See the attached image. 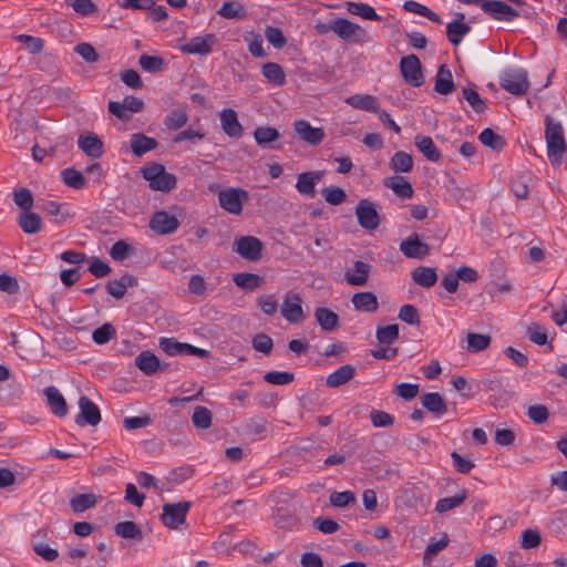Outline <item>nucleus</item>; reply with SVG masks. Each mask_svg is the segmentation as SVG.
I'll list each match as a JSON object with an SVG mask.
<instances>
[{
    "label": "nucleus",
    "instance_id": "1",
    "mask_svg": "<svg viewBox=\"0 0 567 567\" xmlns=\"http://www.w3.org/2000/svg\"><path fill=\"white\" fill-rule=\"evenodd\" d=\"M544 123L548 159L554 167H559L567 153L563 125L550 115L545 116Z\"/></svg>",
    "mask_w": 567,
    "mask_h": 567
},
{
    "label": "nucleus",
    "instance_id": "2",
    "mask_svg": "<svg viewBox=\"0 0 567 567\" xmlns=\"http://www.w3.org/2000/svg\"><path fill=\"white\" fill-rule=\"evenodd\" d=\"M143 177L150 183L153 190L171 192L176 187V176L166 172L162 164H152L142 171Z\"/></svg>",
    "mask_w": 567,
    "mask_h": 567
},
{
    "label": "nucleus",
    "instance_id": "3",
    "mask_svg": "<svg viewBox=\"0 0 567 567\" xmlns=\"http://www.w3.org/2000/svg\"><path fill=\"white\" fill-rule=\"evenodd\" d=\"M498 83L503 90L516 96L524 95L529 89L527 72L524 69L504 71Z\"/></svg>",
    "mask_w": 567,
    "mask_h": 567
},
{
    "label": "nucleus",
    "instance_id": "4",
    "mask_svg": "<svg viewBox=\"0 0 567 567\" xmlns=\"http://www.w3.org/2000/svg\"><path fill=\"white\" fill-rule=\"evenodd\" d=\"M248 200V192L243 188L229 187L218 192L220 207L233 215H240L243 205Z\"/></svg>",
    "mask_w": 567,
    "mask_h": 567
},
{
    "label": "nucleus",
    "instance_id": "5",
    "mask_svg": "<svg viewBox=\"0 0 567 567\" xmlns=\"http://www.w3.org/2000/svg\"><path fill=\"white\" fill-rule=\"evenodd\" d=\"M190 506L192 503L188 501L165 504L161 515L163 525L169 529H177L185 523Z\"/></svg>",
    "mask_w": 567,
    "mask_h": 567
},
{
    "label": "nucleus",
    "instance_id": "6",
    "mask_svg": "<svg viewBox=\"0 0 567 567\" xmlns=\"http://www.w3.org/2000/svg\"><path fill=\"white\" fill-rule=\"evenodd\" d=\"M264 245L261 240L254 236H241L236 239L233 245V250L241 258L249 261H258L262 257Z\"/></svg>",
    "mask_w": 567,
    "mask_h": 567
},
{
    "label": "nucleus",
    "instance_id": "7",
    "mask_svg": "<svg viewBox=\"0 0 567 567\" xmlns=\"http://www.w3.org/2000/svg\"><path fill=\"white\" fill-rule=\"evenodd\" d=\"M400 71L404 81L410 85L419 87L424 83L422 65L415 54H409L401 59Z\"/></svg>",
    "mask_w": 567,
    "mask_h": 567
},
{
    "label": "nucleus",
    "instance_id": "8",
    "mask_svg": "<svg viewBox=\"0 0 567 567\" xmlns=\"http://www.w3.org/2000/svg\"><path fill=\"white\" fill-rule=\"evenodd\" d=\"M281 315L290 323H301L306 319L302 299L299 293L288 291L281 303Z\"/></svg>",
    "mask_w": 567,
    "mask_h": 567
},
{
    "label": "nucleus",
    "instance_id": "9",
    "mask_svg": "<svg viewBox=\"0 0 567 567\" xmlns=\"http://www.w3.org/2000/svg\"><path fill=\"white\" fill-rule=\"evenodd\" d=\"M358 224L365 230H374L380 225V216L375 205L369 199H361L355 206Z\"/></svg>",
    "mask_w": 567,
    "mask_h": 567
},
{
    "label": "nucleus",
    "instance_id": "10",
    "mask_svg": "<svg viewBox=\"0 0 567 567\" xmlns=\"http://www.w3.org/2000/svg\"><path fill=\"white\" fill-rule=\"evenodd\" d=\"M332 31L347 42H359L367 34L363 28L346 18H338L333 20Z\"/></svg>",
    "mask_w": 567,
    "mask_h": 567
},
{
    "label": "nucleus",
    "instance_id": "11",
    "mask_svg": "<svg viewBox=\"0 0 567 567\" xmlns=\"http://www.w3.org/2000/svg\"><path fill=\"white\" fill-rule=\"evenodd\" d=\"M79 408L80 413L75 417V423L79 426H96L101 422V412L99 406L87 396H80Z\"/></svg>",
    "mask_w": 567,
    "mask_h": 567
},
{
    "label": "nucleus",
    "instance_id": "12",
    "mask_svg": "<svg viewBox=\"0 0 567 567\" xmlns=\"http://www.w3.org/2000/svg\"><path fill=\"white\" fill-rule=\"evenodd\" d=\"M482 10L491 18L498 21H513L518 18L519 12L501 0H487L482 3Z\"/></svg>",
    "mask_w": 567,
    "mask_h": 567
},
{
    "label": "nucleus",
    "instance_id": "13",
    "mask_svg": "<svg viewBox=\"0 0 567 567\" xmlns=\"http://www.w3.org/2000/svg\"><path fill=\"white\" fill-rule=\"evenodd\" d=\"M148 226L155 234L168 235L173 234L178 228L179 220L175 215L159 210L153 214Z\"/></svg>",
    "mask_w": 567,
    "mask_h": 567
},
{
    "label": "nucleus",
    "instance_id": "14",
    "mask_svg": "<svg viewBox=\"0 0 567 567\" xmlns=\"http://www.w3.org/2000/svg\"><path fill=\"white\" fill-rule=\"evenodd\" d=\"M323 175V171H310L299 174L296 183L298 193L308 198H313L316 196V185L321 182Z\"/></svg>",
    "mask_w": 567,
    "mask_h": 567
},
{
    "label": "nucleus",
    "instance_id": "15",
    "mask_svg": "<svg viewBox=\"0 0 567 567\" xmlns=\"http://www.w3.org/2000/svg\"><path fill=\"white\" fill-rule=\"evenodd\" d=\"M400 250L405 257L413 259H423L430 254L429 245L421 241L416 233L401 241Z\"/></svg>",
    "mask_w": 567,
    "mask_h": 567
},
{
    "label": "nucleus",
    "instance_id": "16",
    "mask_svg": "<svg viewBox=\"0 0 567 567\" xmlns=\"http://www.w3.org/2000/svg\"><path fill=\"white\" fill-rule=\"evenodd\" d=\"M293 128L300 140L313 146L319 145L324 137V132L321 127H313L306 120L296 121L293 123Z\"/></svg>",
    "mask_w": 567,
    "mask_h": 567
},
{
    "label": "nucleus",
    "instance_id": "17",
    "mask_svg": "<svg viewBox=\"0 0 567 567\" xmlns=\"http://www.w3.org/2000/svg\"><path fill=\"white\" fill-rule=\"evenodd\" d=\"M40 209L52 218L56 225H62L68 218L73 217V213L69 210V205L65 203H58L54 200H45L39 205Z\"/></svg>",
    "mask_w": 567,
    "mask_h": 567
},
{
    "label": "nucleus",
    "instance_id": "18",
    "mask_svg": "<svg viewBox=\"0 0 567 567\" xmlns=\"http://www.w3.org/2000/svg\"><path fill=\"white\" fill-rule=\"evenodd\" d=\"M220 118V126L226 135H228L231 138H239L241 137L244 130L238 121V116L235 110L233 109H226L220 112L219 114Z\"/></svg>",
    "mask_w": 567,
    "mask_h": 567
},
{
    "label": "nucleus",
    "instance_id": "19",
    "mask_svg": "<svg viewBox=\"0 0 567 567\" xmlns=\"http://www.w3.org/2000/svg\"><path fill=\"white\" fill-rule=\"evenodd\" d=\"M50 411L58 417L68 414V405L64 396L55 386H48L43 390Z\"/></svg>",
    "mask_w": 567,
    "mask_h": 567
},
{
    "label": "nucleus",
    "instance_id": "20",
    "mask_svg": "<svg viewBox=\"0 0 567 567\" xmlns=\"http://www.w3.org/2000/svg\"><path fill=\"white\" fill-rule=\"evenodd\" d=\"M213 34L195 37L188 42L181 44L179 50L186 54L207 55L212 51Z\"/></svg>",
    "mask_w": 567,
    "mask_h": 567
},
{
    "label": "nucleus",
    "instance_id": "21",
    "mask_svg": "<svg viewBox=\"0 0 567 567\" xmlns=\"http://www.w3.org/2000/svg\"><path fill=\"white\" fill-rule=\"evenodd\" d=\"M370 270L371 266L368 262L357 260L352 269L346 270L344 279L351 286H364L368 281Z\"/></svg>",
    "mask_w": 567,
    "mask_h": 567
},
{
    "label": "nucleus",
    "instance_id": "22",
    "mask_svg": "<svg viewBox=\"0 0 567 567\" xmlns=\"http://www.w3.org/2000/svg\"><path fill=\"white\" fill-rule=\"evenodd\" d=\"M78 145L90 157L97 158L103 154V143L94 133L80 135Z\"/></svg>",
    "mask_w": 567,
    "mask_h": 567
},
{
    "label": "nucleus",
    "instance_id": "23",
    "mask_svg": "<svg viewBox=\"0 0 567 567\" xmlns=\"http://www.w3.org/2000/svg\"><path fill=\"white\" fill-rule=\"evenodd\" d=\"M346 103L353 109L363 110L371 113H379L380 104L374 95L354 94L346 99Z\"/></svg>",
    "mask_w": 567,
    "mask_h": 567
},
{
    "label": "nucleus",
    "instance_id": "24",
    "mask_svg": "<svg viewBox=\"0 0 567 567\" xmlns=\"http://www.w3.org/2000/svg\"><path fill=\"white\" fill-rule=\"evenodd\" d=\"M130 145L133 154L141 157L155 150L158 143L154 137L146 136L143 133H135L131 136Z\"/></svg>",
    "mask_w": 567,
    "mask_h": 567
},
{
    "label": "nucleus",
    "instance_id": "25",
    "mask_svg": "<svg viewBox=\"0 0 567 567\" xmlns=\"http://www.w3.org/2000/svg\"><path fill=\"white\" fill-rule=\"evenodd\" d=\"M434 90L442 95L451 94L455 90L452 72L445 64L439 66Z\"/></svg>",
    "mask_w": 567,
    "mask_h": 567
},
{
    "label": "nucleus",
    "instance_id": "26",
    "mask_svg": "<svg viewBox=\"0 0 567 567\" xmlns=\"http://www.w3.org/2000/svg\"><path fill=\"white\" fill-rule=\"evenodd\" d=\"M315 318L321 330L334 331L339 328V316L337 312L324 308L318 307L315 309Z\"/></svg>",
    "mask_w": 567,
    "mask_h": 567
},
{
    "label": "nucleus",
    "instance_id": "27",
    "mask_svg": "<svg viewBox=\"0 0 567 567\" xmlns=\"http://www.w3.org/2000/svg\"><path fill=\"white\" fill-rule=\"evenodd\" d=\"M136 285L137 280L133 275L124 274L120 279L109 281L106 290L112 297L121 299L125 296L128 287H134Z\"/></svg>",
    "mask_w": 567,
    "mask_h": 567
},
{
    "label": "nucleus",
    "instance_id": "28",
    "mask_svg": "<svg viewBox=\"0 0 567 567\" xmlns=\"http://www.w3.org/2000/svg\"><path fill=\"white\" fill-rule=\"evenodd\" d=\"M354 375L355 368L351 364H343L327 377L326 384L334 389L348 383Z\"/></svg>",
    "mask_w": 567,
    "mask_h": 567
},
{
    "label": "nucleus",
    "instance_id": "29",
    "mask_svg": "<svg viewBox=\"0 0 567 567\" xmlns=\"http://www.w3.org/2000/svg\"><path fill=\"white\" fill-rule=\"evenodd\" d=\"M351 302L359 311L375 312L379 308L377 296L370 291L354 293L351 298Z\"/></svg>",
    "mask_w": 567,
    "mask_h": 567
},
{
    "label": "nucleus",
    "instance_id": "30",
    "mask_svg": "<svg viewBox=\"0 0 567 567\" xmlns=\"http://www.w3.org/2000/svg\"><path fill=\"white\" fill-rule=\"evenodd\" d=\"M412 280L423 287L431 288L437 281L436 269L433 267L419 266L411 272Z\"/></svg>",
    "mask_w": 567,
    "mask_h": 567
},
{
    "label": "nucleus",
    "instance_id": "31",
    "mask_svg": "<svg viewBox=\"0 0 567 567\" xmlns=\"http://www.w3.org/2000/svg\"><path fill=\"white\" fill-rule=\"evenodd\" d=\"M384 185L401 198H411L413 196V187L403 176L388 177L384 179Z\"/></svg>",
    "mask_w": 567,
    "mask_h": 567
},
{
    "label": "nucleus",
    "instance_id": "32",
    "mask_svg": "<svg viewBox=\"0 0 567 567\" xmlns=\"http://www.w3.org/2000/svg\"><path fill=\"white\" fill-rule=\"evenodd\" d=\"M20 228L29 235L39 233L42 229V219L39 214L27 210L18 216Z\"/></svg>",
    "mask_w": 567,
    "mask_h": 567
},
{
    "label": "nucleus",
    "instance_id": "33",
    "mask_svg": "<svg viewBox=\"0 0 567 567\" xmlns=\"http://www.w3.org/2000/svg\"><path fill=\"white\" fill-rule=\"evenodd\" d=\"M414 142L417 150L426 159L431 162H439L441 159V152L430 136L416 135Z\"/></svg>",
    "mask_w": 567,
    "mask_h": 567
},
{
    "label": "nucleus",
    "instance_id": "34",
    "mask_svg": "<svg viewBox=\"0 0 567 567\" xmlns=\"http://www.w3.org/2000/svg\"><path fill=\"white\" fill-rule=\"evenodd\" d=\"M254 138L258 145L275 150L277 147L271 143L280 138V133L275 127L259 126L254 131Z\"/></svg>",
    "mask_w": 567,
    "mask_h": 567
},
{
    "label": "nucleus",
    "instance_id": "35",
    "mask_svg": "<svg viewBox=\"0 0 567 567\" xmlns=\"http://www.w3.org/2000/svg\"><path fill=\"white\" fill-rule=\"evenodd\" d=\"M233 281L239 288L248 291H252L259 287H261L265 282L264 278H261L257 274L252 272H238L233 276Z\"/></svg>",
    "mask_w": 567,
    "mask_h": 567
},
{
    "label": "nucleus",
    "instance_id": "36",
    "mask_svg": "<svg viewBox=\"0 0 567 567\" xmlns=\"http://www.w3.org/2000/svg\"><path fill=\"white\" fill-rule=\"evenodd\" d=\"M421 402L424 409L436 415H442L447 411V405L445 401L437 392L424 394L421 398Z\"/></svg>",
    "mask_w": 567,
    "mask_h": 567
},
{
    "label": "nucleus",
    "instance_id": "37",
    "mask_svg": "<svg viewBox=\"0 0 567 567\" xmlns=\"http://www.w3.org/2000/svg\"><path fill=\"white\" fill-rule=\"evenodd\" d=\"M135 364L146 375H151L159 369L158 358L150 351L141 352L135 358Z\"/></svg>",
    "mask_w": 567,
    "mask_h": 567
},
{
    "label": "nucleus",
    "instance_id": "38",
    "mask_svg": "<svg viewBox=\"0 0 567 567\" xmlns=\"http://www.w3.org/2000/svg\"><path fill=\"white\" fill-rule=\"evenodd\" d=\"M262 75L274 85L281 86L286 83V74L282 66L275 62H267L261 68Z\"/></svg>",
    "mask_w": 567,
    "mask_h": 567
},
{
    "label": "nucleus",
    "instance_id": "39",
    "mask_svg": "<svg viewBox=\"0 0 567 567\" xmlns=\"http://www.w3.org/2000/svg\"><path fill=\"white\" fill-rule=\"evenodd\" d=\"M471 31V27L462 21H453L446 25V37L452 45H458Z\"/></svg>",
    "mask_w": 567,
    "mask_h": 567
},
{
    "label": "nucleus",
    "instance_id": "40",
    "mask_svg": "<svg viewBox=\"0 0 567 567\" xmlns=\"http://www.w3.org/2000/svg\"><path fill=\"white\" fill-rule=\"evenodd\" d=\"M217 12L225 19L236 20H241L247 14L244 6L236 0H226Z\"/></svg>",
    "mask_w": 567,
    "mask_h": 567
},
{
    "label": "nucleus",
    "instance_id": "41",
    "mask_svg": "<svg viewBox=\"0 0 567 567\" xmlns=\"http://www.w3.org/2000/svg\"><path fill=\"white\" fill-rule=\"evenodd\" d=\"M347 10L353 16H360L363 19L371 21H380L381 17L377 13L375 9L368 3L363 2H347Z\"/></svg>",
    "mask_w": 567,
    "mask_h": 567
},
{
    "label": "nucleus",
    "instance_id": "42",
    "mask_svg": "<svg viewBox=\"0 0 567 567\" xmlns=\"http://www.w3.org/2000/svg\"><path fill=\"white\" fill-rule=\"evenodd\" d=\"M466 497V489H462L454 496L441 498L435 504V511L440 514L446 513L462 505L465 502Z\"/></svg>",
    "mask_w": 567,
    "mask_h": 567
},
{
    "label": "nucleus",
    "instance_id": "43",
    "mask_svg": "<svg viewBox=\"0 0 567 567\" xmlns=\"http://www.w3.org/2000/svg\"><path fill=\"white\" fill-rule=\"evenodd\" d=\"M466 341V350L471 353H476L487 349L492 339L488 334L470 332L467 333Z\"/></svg>",
    "mask_w": 567,
    "mask_h": 567
},
{
    "label": "nucleus",
    "instance_id": "44",
    "mask_svg": "<svg viewBox=\"0 0 567 567\" xmlns=\"http://www.w3.org/2000/svg\"><path fill=\"white\" fill-rule=\"evenodd\" d=\"M390 167L396 173H408L413 168V157L406 152H396L390 161Z\"/></svg>",
    "mask_w": 567,
    "mask_h": 567
},
{
    "label": "nucleus",
    "instance_id": "45",
    "mask_svg": "<svg viewBox=\"0 0 567 567\" xmlns=\"http://www.w3.org/2000/svg\"><path fill=\"white\" fill-rule=\"evenodd\" d=\"M403 8L409 12L425 17L435 23H442V19L440 18V16L437 13L432 11L426 6L421 4L416 1H413V0L405 1L403 3Z\"/></svg>",
    "mask_w": 567,
    "mask_h": 567
},
{
    "label": "nucleus",
    "instance_id": "46",
    "mask_svg": "<svg viewBox=\"0 0 567 567\" xmlns=\"http://www.w3.org/2000/svg\"><path fill=\"white\" fill-rule=\"evenodd\" d=\"M480 142L492 148L493 151H501L505 146V140L496 134L492 128H484L478 135Z\"/></svg>",
    "mask_w": 567,
    "mask_h": 567
},
{
    "label": "nucleus",
    "instance_id": "47",
    "mask_svg": "<svg viewBox=\"0 0 567 567\" xmlns=\"http://www.w3.org/2000/svg\"><path fill=\"white\" fill-rule=\"evenodd\" d=\"M114 530H115L116 535H118L123 538H126V539H133V538L141 539L142 538L141 528L136 525V523H134L132 520H125V522L117 523L114 527Z\"/></svg>",
    "mask_w": 567,
    "mask_h": 567
},
{
    "label": "nucleus",
    "instance_id": "48",
    "mask_svg": "<svg viewBox=\"0 0 567 567\" xmlns=\"http://www.w3.org/2000/svg\"><path fill=\"white\" fill-rule=\"evenodd\" d=\"M96 504L94 494H78L70 499V506L74 513H82Z\"/></svg>",
    "mask_w": 567,
    "mask_h": 567
},
{
    "label": "nucleus",
    "instance_id": "49",
    "mask_svg": "<svg viewBox=\"0 0 567 567\" xmlns=\"http://www.w3.org/2000/svg\"><path fill=\"white\" fill-rule=\"evenodd\" d=\"M62 181L70 187L81 189L85 186L83 174L75 168H65L61 172Z\"/></svg>",
    "mask_w": 567,
    "mask_h": 567
},
{
    "label": "nucleus",
    "instance_id": "50",
    "mask_svg": "<svg viewBox=\"0 0 567 567\" xmlns=\"http://www.w3.org/2000/svg\"><path fill=\"white\" fill-rule=\"evenodd\" d=\"M462 96L472 106L475 113L481 114L485 112L486 103L475 90L464 87L462 90Z\"/></svg>",
    "mask_w": 567,
    "mask_h": 567
},
{
    "label": "nucleus",
    "instance_id": "51",
    "mask_svg": "<svg viewBox=\"0 0 567 567\" xmlns=\"http://www.w3.org/2000/svg\"><path fill=\"white\" fill-rule=\"evenodd\" d=\"M375 337L381 344H391L399 339V326L393 323L378 327Z\"/></svg>",
    "mask_w": 567,
    "mask_h": 567
},
{
    "label": "nucleus",
    "instance_id": "52",
    "mask_svg": "<svg viewBox=\"0 0 567 567\" xmlns=\"http://www.w3.org/2000/svg\"><path fill=\"white\" fill-rule=\"evenodd\" d=\"M141 68L151 73L159 72L164 69L165 62L162 58L148 54H142L138 59Z\"/></svg>",
    "mask_w": 567,
    "mask_h": 567
},
{
    "label": "nucleus",
    "instance_id": "53",
    "mask_svg": "<svg viewBox=\"0 0 567 567\" xmlns=\"http://www.w3.org/2000/svg\"><path fill=\"white\" fill-rule=\"evenodd\" d=\"M295 374L288 371H269L264 374V380L274 385H285L292 382Z\"/></svg>",
    "mask_w": 567,
    "mask_h": 567
},
{
    "label": "nucleus",
    "instance_id": "54",
    "mask_svg": "<svg viewBox=\"0 0 567 567\" xmlns=\"http://www.w3.org/2000/svg\"><path fill=\"white\" fill-rule=\"evenodd\" d=\"M321 194L327 203L334 206L342 204L347 198L346 192L339 186L324 187Z\"/></svg>",
    "mask_w": 567,
    "mask_h": 567
},
{
    "label": "nucleus",
    "instance_id": "55",
    "mask_svg": "<svg viewBox=\"0 0 567 567\" xmlns=\"http://www.w3.org/2000/svg\"><path fill=\"white\" fill-rule=\"evenodd\" d=\"M187 118L186 112L182 109H177L165 117V125L167 128L176 131L186 124Z\"/></svg>",
    "mask_w": 567,
    "mask_h": 567
},
{
    "label": "nucleus",
    "instance_id": "56",
    "mask_svg": "<svg viewBox=\"0 0 567 567\" xmlns=\"http://www.w3.org/2000/svg\"><path fill=\"white\" fill-rule=\"evenodd\" d=\"M116 334L115 328L111 323H104L93 331V341L97 344H105Z\"/></svg>",
    "mask_w": 567,
    "mask_h": 567
},
{
    "label": "nucleus",
    "instance_id": "57",
    "mask_svg": "<svg viewBox=\"0 0 567 567\" xmlns=\"http://www.w3.org/2000/svg\"><path fill=\"white\" fill-rule=\"evenodd\" d=\"M398 317L411 326H420L421 323L419 311L413 305H403L399 310Z\"/></svg>",
    "mask_w": 567,
    "mask_h": 567
},
{
    "label": "nucleus",
    "instance_id": "58",
    "mask_svg": "<svg viewBox=\"0 0 567 567\" xmlns=\"http://www.w3.org/2000/svg\"><path fill=\"white\" fill-rule=\"evenodd\" d=\"M449 544V537L445 534L441 539L429 544L425 548L423 556V564H431L433 557L441 550H443Z\"/></svg>",
    "mask_w": 567,
    "mask_h": 567
},
{
    "label": "nucleus",
    "instance_id": "59",
    "mask_svg": "<svg viewBox=\"0 0 567 567\" xmlns=\"http://www.w3.org/2000/svg\"><path fill=\"white\" fill-rule=\"evenodd\" d=\"M526 414L535 424L540 425L548 420L549 410L544 404H535L527 409Z\"/></svg>",
    "mask_w": 567,
    "mask_h": 567
},
{
    "label": "nucleus",
    "instance_id": "60",
    "mask_svg": "<svg viewBox=\"0 0 567 567\" xmlns=\"http://www.w3.org/2000/svg\"><path fill=\"white\" fill-rule=\"evenodd\" d=\"M265 37L275 49H282L287 44L286 37L277 27H267L265 30Z\"/></svg>",
    "mask_w": 567,
    "mask_h": 567
},
{
    "label": "nucleus",
    "instance_id": "61",
    "mask_svg": "<svg viewBox=\"0 0 567 567\" xmlns=\"http://www.w3.org/2000/svg\"><path fill=\"white\" fill-rule=\"evenodd\" d=\"M13 200L16 205L22 210H30L33 206V196L30 189L20 188L13 193Z\"/></svg>",
    "mask_w": 567,
    "mask_h": 567
},
{
    "label": "nucleus",
    "instance_id": "62",
    "mask_svg": "<svg viewBox=\"0 0 567 567\" xmlns=\"http://www.w3.org/2000/svg\"><path fill=\"white\" fill-rule=\"evenodd\" d=\"M193 423L198 429H207L212 423V413L207 408L197 406L192 416Z\"/></svg>",
    "mask_w": 567,
    "mask_h": 567
},
{
    "label": "nucleus",
    "instance_id": "63",
    "mask_svg": "<svg viewBox=\"0 0 567 567\" xmlns=\"http://www.w3.org/2000/svg\"><path fill=\"white\" fill-rule=\"evenodd\" d=\"M370 420L374 427H390L394 424V417L390 413L381 410H372Z\"/></svg>",
    "mask_w": 567,
    "mask_h": 567
},
{
    "label": "nucleus",
    "instance_id": "64",
    "mask_svg": "<svg viewBox=\"0 0 567 567\" xmlns=\"http://www.w3.org/2000/svg\"><path fill=\"white\" fill-rule=\"evenodd\" d=\"M526 333L528 336V339L538 346H544L547 343L546 328L540 324L532 323L530 326L527 327Z\"/></svg>",
    "mask_w": 567,
    "mask_h": 567
}]
</instances>
